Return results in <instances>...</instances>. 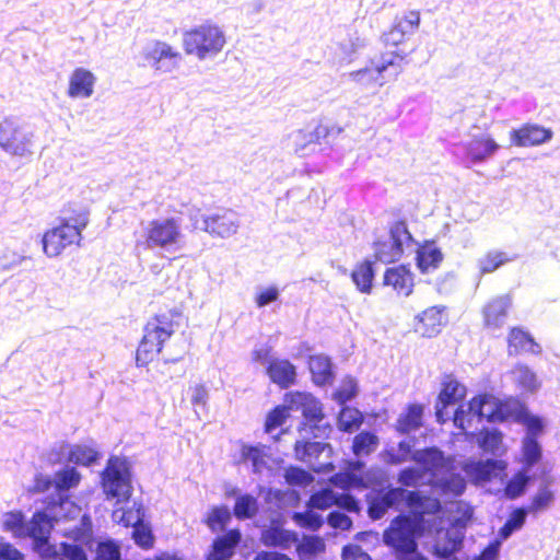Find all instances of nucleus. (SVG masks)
<instances>
[{"mask_svg": "<svg viewBox=\"0 0 560 560\" xmlns=\"http://www.w3.org/2000/svg\"><path fill=\"white\" fill-rule=\"evenodd\" d=\"M411 459L419 467H409L400 471L398 482L405 487L430 485L432 492L439 495L457 497L466 487L465 479L455 472L452 463L438 448L418 450Z\"/></svg>", "mask_w": 560, "mask_h": 560, "instance_id": "nucleus-1", "label": "nucleus"}, {"mask_svg": "<svg viewBox=\"0 0 560 560\" xmlns=\"http://www.w3.org/2000/svg\"><path fill=\"white\" fill-rule=\"evenodd\" d=\"M3 527L13 533L15 537L33 538L34 550L42 558H54L58 555L56 546L49 542L52 528L46 512L34 514L30 523H25L20 512L5 513L2 517Z\"/></svg>", "mask_w": 560, "mask_h": 560, "instance_id": "nucleus-2", "label": "nucleus"}, {"mask_svg": "<svg viewBox=\"0 0 560 560\" xmlns=\"http://www.w3.org/2000/svg\"><path fill=\"white\" fill-rule=\"evenodd\" d=\"M90 213L80 209L60 219L59 224L47 230L42 237L43 252L48 258L58 257L68 246H81L82 231L88 226Z\"/></svg>", "mask_w": 560, "mask_h": 560, "instance_id": "nucleus-3", "label": "nucleus"}, {"mask_svg": "<svg viewBox=\"0 0 560 560\" xmlns=\"http://www.w3.org/2000/svg\"><path fill=\"white\" fill-rule=\"evenodd\" d=\"M182 314L175 310L155 315L144 327L143 338L138 347L137 365L144 366L161 352L163 343L179 326Z\"/></svg>", "mask_w": 560, "mask_h": 560, "instance_id": "nucleus-4", "label": "nucleus"}, {"mask_svg": "<svg viewBox=\"0 0 560 560\" xmlns=\"http://www.w3.org/2000/svg\"><path fill=\"white\" fill-rule=\"evenodd\" d=\"M513 402H500L493 396H480L471 399L467 409L459 408L454 415L456 427L467 430L472 422L487 419L489 422L503 421L513 416Z\"/></svg>", "mask_w": 560, "mask_h": 560, "instance_id": "nucleus-5", "label": "nucleus"}, {"mask_svg": "<svg viewBox=\"0 0 560 560\" xmlns=\"http://www.w3.org/2000/svg\"><path fill=\"white\" fill-rule=\"evenodd\" d=\"M423 527L422 520H419L418 516H398L384 532V542L397 552L409 555L404 560H427L416 553V538L420 536Z\"/></svg>", "mask_w": 560, "mask_h": 560, "instance_id": "nucleus-6", "label": "nucleus"}, {"mask_svg": "<svg viewBox=\"0 0 560 560\" xmlns=\"http://www.w3.org/2000/svg\"><path fill=\"white\" fill-rule=\"evenodd\" d=\"M225 43L224 32L212 24H202L183 34L185 52L201 61L218 56Z\"/></svg>", "mask_w": 560, "mask_h": 560, "instance_id": "nucleus-7", "label": "nucleus"}, {"mask_svg": "<svg viewBox=\"0 0 560 560\" xmlns=\"http://www.w3.org/2000/svg\"><path fill=\"white\" fill-rule=\"evenodd\" d=\"M144 246L148 249H162L175 253L183 248L184 234L180 220L176 218L154 219L143 230Z\"/></svg>", "mask_w": 560, "mask_h": 560, "instance_id": "nucleus-8", "label": "nucleus"}, {"mask_svg": "<svg viewBox=\"0 0 560 560\" xmlns=\"http://www.w3.org/2000/svg\"><path fill=\"white\" fill-rule=\"evenodd\" d=\"M34 138V131L16 118L9 117L0 122V148L12 156H31Z\"/></svg>", "mask_w": 560, "mask_h": 560, "instance_id": "nucleus-9", "label": "nucleus"}, {"mask_svg": "<svg viewBox=\"0 0 560 560\" xmlns=\"http://www.w3.org/2000/svg\"><path fill=\"white\" fill-rule=\"evenodd\" d=\"M285 402L291 410H301L308 423L304 424L301 432L312 433L314 438L327 436L331 428L328 424L319 425L324 415L320 402L307 393H290L285 396Z\"/></svg>", "mask_w": 560, "mask_h": 560, "instance_id": "nucleus-10", "label": "nucleus"}, {"mask_svg": "<svg viewBox=\"0 0 560 560\" xmlns=\"http://www.w3.org/2000/svg\"><path fill=\"white\" fill-rule=\"evenodd\" d=\"M71 542H61L60 550L65 560H89L85 550L93 551L92 522L90 516L83 515L79 525L65 526L60 529Z\"/></svg>", "mask_w": 560, "mask_h": 560, "instance_id": "nucleus-11", "label": "nucleus"}, {"mask_svg": "<svg viewBox=\"0 0 560 560\" xmlns=\"http://www.w3.org/2000/svg\"><path fill=\"white\" fill-rule=\"evenodd\" d=\"M102 483L107 498L116 499L117 503L127 501L132 492L128 463L118 457L110 458Z\"/></svg>", "mask_w": 560, "mask_h": 560, "instance_id": "nucleus-12", "label": "nucleus"}, {"mask_svg": "<svg viewBox=\"0 0 560 560\" xmlns=\"http://www.w3.org/2000/svg\"><path fill=\"white\" fill-rule=\"evenodd\" d=\"M402 57L395 54H385L374 68H363L349 73V78L361 85L369 86L377 83L383 86L388 80H396L402 72Z\"/></svg>", "mask_w": 560, "mask_h": 560, "instance_id": "nucleus-13", "label": "nucleus"}, {"mask_svg": "<svg viewBox=\"0 0 560 560\" xmlns=\"http://www.w3.org/2000/svg\"><path fill=\"white\" fill-rule=\"evenodd\" d=\"M411 242L412 237L406 223L401 221L396 222L390 228L388 238L375 243V257L384 264L396 261L402 255L404 248L409 246Z\"/></svg>", "mask_w": 560, "mask_h": 560, "instance_id": "nucleus-14", "label": "nucleus"}, {"mask_svg": "<svg viewBox=\"0 0 560 560\" xmlns=\"http://www.w3.org/2000/svg\"><path fill=\"white\" fill-rule=\"evenodd\" d=\"M144 58L158 72L168 73L176 70L183 59L182 54L170 44L155 40L145 48Z\"/></svg>", "mask_w": 560, "mask_h": 560, "instance_id": "nucleus-15", "label": "nucleus"}, {"mask_svg": "<svg viewBox=\"0 0 560 560\" xmlns=\"http://www.w3.org/2000/svg\"><path fill=\"white\" fill-rule=\"evenodd\" d=\"M198 228L197 222L194 224ZM240 220L232 210H221L202 217L200 230L209 233L213 237L228 238L237 233Z\"/></svg>", "mask_w": 560, "mask_h": 560, "instance_id": "nucleus-16", "label": "nucleus"}, {"mask_svg": "<svg viewBox=\"0 0 560 560\" xmlns=\"http://www.w3.org/2000/svg\"><path fill=\"white\" fill-rule=\"evenodd\" d=\"M313 509L327 510L332 505H337L348 512L358 513L360 511L358 501L346 493H337L331 489H324L314 493L308 502Z\"/></svg>", "mask_w": 560, "mask_h": 560, "instance_id": "nucleus-17", "label": "nucleus"}, {"mask_svg": "<svg viewBox=\"0 0 560 560\" xmlns=\"http://www.w3.org/2000/svg\"><path fill=\"white\" fill-rule=\"evenodd\" d=\"M443 388L436 402V419L439 422H445L450 417L445 409L450 405H455L466 395V388L452 375H446L442 382Z\"/></svg>", "mask_w": 560, "mask_h": 560, "instance_id": "nucleus-18", "label": "nucleus"}, {"mask_svg": "<svg viewBox=\"0 0 560 560\" xmlns=\"http://www.w3.org/2000/svg\"><path fill=\"white\" fill-rule=\"evenodd\" d=\"M500 145L487 133L474 136L464 144L466 158L472 164L483 163L494 155Z\"/></svg>", "mask_w": 560, "mask_h": 560, "instance_id": "nucleus-19", "label": "nucleus"}, {"mask_svg": "<svg viewBox=\"0 0 560 560\" xmlns=\"http://www.w3.org/2000/svg\"><path fill=\"white\" fill-rule=\"evenodd\" d=\"M552 130L539 125L527 124L510 132L511 141L517 147H534L546 143L552 138Z\"/></svg>", "mask_w": 560, "mask_h": 560, "instance_id": "nucleus-20", "label": "nucleus"}, {"mask_svg": "<svg viewBox=\"0 0 560 560\" xmlns=\"http://www.w3.org/2000/svg\"><path fill=\"white\" fill-rule=\"evenodd\" d=\"M445 323L444 307L432 306L416 317L415 329L423 337H433L441 331Z\"/></svg>", "mask_w": 560, "mask_h": 560, "instance_id": "nucleus-21", "label": "nucleus"}, {"mask_svg": "<svg viewBox=\"0 0 560 560\" xmlns=\"http://www.w3.org/2000/svg\"><path fill=\"white\" fill-rule=\"evenodd\" d=\"M407 490L402 488L389 489L384 494H377L370 500L369 515L373 520L382 518L388 509L394 508L406 499Z\"/></svg>", "mask_w": 560, "mask_h": 560, "instance_id": "nucleus-22", "label": "nucleus"}, {"mask_svg": "<svg viewBox=\"0 0 560 560\" xmlns=\"http://www.w3.org/2000/svg\"><path fill=\"white\" fill-rule=\"evenodd\" d=\"M96 77L84 68H77L69 78L68 95L71 98H88L94 92Z\"/></svg>", "mask_w": 560, "mask_h": 560, "instance_id": "nucleus-23", "label": "nucleus"}, {"mask_svg": "<svg viewBox=\"0 0 560 560\" xmlns=\"http://www.w3.org/2000/svg\"><path fill=\"white\" fill-rule=\"evenodd\" d=\"M463 537L464 533L462 529L455 526H452L447 529L438 530L433 546L434 555L441 559L451 557L456 550L460 548Z\"/></svg>", "mask_w": 560, "mask_h": 560, "instance_id": "nucleus-24", "label": "nucleus"}, {"mask_svg": "<svg viewBox=\"0 0 560 560\" xmlns=\"http://www.w3.org/2000/svg\"><path fill=\"white\" fill-rule=\"evenodd\" d=\"M47 517L50 523L59 524L61 522H75L74 525L80 524V520L84 514H81V508L63 494L59 495V502L52 503L48 506ZM54 526V524H51Z\"/></svg>", "mask_w": 560, "mask_h": 560, "instance_id": "nucleus-25", "label": "nucleus"}, {"mask_svg": "<svg viewBox=\"0 0 560 560\" xmlns=\"http://www.w3.org/2000/svg\"><path fill=\"white\" fill-rule=\"evenodd\" d=\"M384 284L408 296L412 292L413 277L405 266L388 268L384 275Z\"/></svg>", "mask_w": 560, "mask_h": 560, "instance_id": "nucleus-26", "label": "nucleus"}, {"mask_svg": "<svg viewBox=\"0 0 560 560\" xmlns=\"http://www.w3.org/2000/svg\"><path fill=\"white\" fill-rule=\"evenodd\" d=\"M511 305L509 296H500L492 300L483 308L485 325L489 329H499L503 326L508 310Z\"/></svg>", "mask_w": 560, "mask_h": 560, "instance_id": "nucleus-27", "label": "nucleus"}, {"mask_svg": "<svg viewBox=\"0 0 560 560\" xmlns=\"http://www.w3.org/2000/svg\"><path fill=\"white\" fill-rule=\"evenodd\" d=\"M241 540V533L232 529L225 535L218 537L208 553L207 560H229L234 555V549Z\"/></svg>", "mask_w": 560, "mask_h": 560, "instance_id": "nucleus-28", "label": "nucleus"}, {"mask_svg": "<svg viewBox=\"0 0 560 560\" xmlns=\"http://www.w3.org/2000/svg\"><path fill=\"white\" fill-rule=\"evenodd\" d=\"M505 468L502 460L487 459V460H470L465 465L466 474L474 478L476 481H486L491 477L497 476L499 471Z\"/></svg>", "mask_w": 560, "mask_h": 560, "instance_id": "nucleus-29", "label": "nucleus"}, {"mask_svg": "<svg viewBox=\"0 0 560 560\" xmlns=\"http://www.w3.org/2000/svg\"><path fill=\"white\" fill-rule=\"evenodd\" d=\"M270 380L280 387H289L295 381L296 372L293 364L288 360L275 359L267 368Z\"/></svg>", "mask_w": 560, "mask_h": 560, "instance_id": "nucleus-30", "label": "nucleus"}, {"mask_svg": "<svg viewBox=\"0 0 560 560\" xmlns=\"http://www.w3.org/2000/svg\"><path fill=\"white\" fill-rule=\"evenodd\" d=\"M228 495L235 499L234 515L238 520L253 518L257 514L259 505L257 498L254 495L248 493L243 494L236 488L232 489Z\"/></svg>", "mask_w": 560, "mask_h": 560, "instance_id": "nucleus-31", "label": "nucleus"}, {"mask_svg": "<svg viewBox=\"0 0 560 560\" xmlns=\"http://www.w3.org/2000/svg\"><path fill=\"white\" fill-rule=\"evenodd\" d=\"M261 541L266 546L287 549L298 541V535L278 526H271L261 533Z\"/></svg>", "mask_w": 560, "mask_h": 560, "instance_id": "nucleus-32", "label": "nucleus"}, {"mask_svg": "<svg viewBox=\"0 0 560 560\" xmlns=\"http://www.w3.org/2000/svg\"><path fill=\"white\" fill-rule=\"evenodd\" d=\"M303 439H305L310 433L301 432ZM295 457L299 460L312 463L313 459L318 458L320 454L325 451L330 452L331 447L329 444H325L322 442H311L305 440L296 441L295 443Z\"/></svg>", "mask_w": 560, "mask_h": 560, "instance_id": "nucleus-33", "label": "nucleus"}, {"mask_svg": "<svg viewBox=\"0 0 560 560\" xmlns=\"http://www.w3.org/2000/svg\"><path fill=\"white\" fill-rule=\"evenodd\" d=\"M442 260L443 254L433 242L425 243L417 252V264L422 272L436 269Z\"/></svg>", "mask_w": 560, "mask_h": 560, "instance_id": "nucleus-34", "label": "nucleus"}, {"mask_svg": "<svg viewBox=\"0 0 560 560\" xmlns=\"http://www.w3.org/2000/svg\"><path fill=\"white\" fill-rule=\"evenodd\" d=\"M242 459L252 464L253 472L261 474L264 469L269 468L271 458L265 446H243Z\"/></svg>", "mask_w": 560, "mask_h": 560, "instance_id": "nucleus-35", "label": "nucleus"}, {"mask_svg": "<svg viewBox=\"0 0 560 560\" xmlns=\"http://www.w3.org/2000/svg\"><path fill=\"white\" fill-rule=\"evenodd\" d=\"M366 46V39L358 31L348 30L346 37L338 43L339 56L341 59L351 60L352 57Z\"/></svg>", "mask_w": 560, "mask_h": 560, "instance_id": "nucleus-36", "label": "nucleus"}, {"mask_svg": "<svg viewBox=\"0 0 560 560\" xmlns=\"http://www.w3.org/2000/svg\"><path fill=\"white\" fill-rule=\"evenodd\" d=\"M408 504L415 510V514H434L440 511L441 503L435 498H421L417 492L407 491L406 499ZM424 523L423 516L418 517Z\"/></svg>", "mask_w": 560, "mask_h": 560, "instance_id": "nucleus-37", "label": "nucleus"}, {"mask_svg": "<svg viewBox=\"0 0 560 560\" xmlns=\"http://www.w3.org/2000/svg\"><path fill=\"white\" fill-rule=\"evenodd\" d=\"M510 353H518L521 351L538 353L540 351L539 346L534 339L525 331L513 328L509 337Z\"/></svg>", "mask_w": 560, "mask_h": 560, "instance_id": "nucleus-38", "label": "nucleus"}, {"mask_svg": "<svg viewBox=\"0 0 560 560\" xmlns=\"http://www.w3.org/2000/svg\"><path fill=\"white\" fill-rule=\"evenodd\" d=\"M310 370L314 382L318 385L328 383L332 377L331 362L328 357L322 354L311 357Z\"/></svg>", "mask_w": 560, "mask_h": 560, "instance_id": "nucleus-39", "label": "nucleus"}, {"mask_svg": "<svg viewBox=\"0 0 560 560\" xmlns=\"http://www.w3.org/2000/svg\"><path fill=\"white\" fill-rule=\"evenodd\" d=\"M513 416L520 418L527 429L525 438H532L537 440V438L541 434L544 429L541 419L528 413L526 410L523 409V407L517 401L513 404Z\"/></svg>", "mask_w": 560, "mask_h": 560, "instance_id": "nucleus-40", "label": "nucleus"}, {"mask_svg": "<svg viewBox=\"0 0 560 560\" xmlns=\"http://www.w3.org/2000/svg\"><path fill=\"white\" fill-rule=\"evenodd\" d=\"M423 408L419 405L409 406L406 413L400 415L397 420V430L401 433H409L422 425Z\"/></svg>", "mask_w": 560, "mask_h": 560, "instance_id": "nucleus-41", "label": "nucleus"}, {"mask_svg": "<svg viewBox=\"0 0 560 560\" xmlns=\"http://www.w3.org/2000/svg\"><path fill=\"white\" fill-rule=\"evenodd\" d=\"M478 443L485 452H489L495 456H500L505 452L502 434L497 430H486L481 432Z\"/></svg>", "mask_w": 560, "mask_h": 560, "instance_id": "nucleus-42", "label": "nucleus"}, {"mask_svg": "<svg viewBox=\"0 0 560 560\" xmlns=\"http://www.w3.org/2000/svg\"><path fill=\"white\" fill-rule=\"evenodd\" d=\"M421 15L418 10H409L397 16L394 26L397 27L405 36L413 35L420 26Z\"/></svg>", "mask_w": 560, "mask_h": 560, "instance_id": "nucleus-43", "label": "nucleus"}, {"mask_svg": "<svg viewBox=\"0 0 560 560\" xmlns=\"http://www.w3.org/2000/svg\"><path fill=\"white\" fill-rule=\"evenodd\" d=\"M81 476L74 468H65L57 471L54 476L55 489L58 494H62L71 488H75L80 482Z\"/></svg>", "mask_w": 560, "mask_h": 560, "instance_id": "nucleus-44", "label": "nucleus"}, {"mask_svg": "<svg viewBox=\"0 0 560 560\" xmlns=\"http://www.w3.org/2000/svg\"><path fill=\"white\" fill-rule=\"evenodd\" d=\"M522 456L525 467L529 471L530 467L538 463L541 458V446L537 440L524 438L522 442Z\"/></svg>", "mask_w": 560, "mask_h": 560, "instance_id": "nucleus-45", "label": "nucleus"}, {"mask_svg": "<svg viewBox=\"0 0 560 560\" xmlns=\"http://www.w3.org/2000/svg\"><path fill=\"white\" fill-rule=\"evenodd\" d=\"M514 381L525 390L535 392L539 388L540 384L537 381L536 374L525 365H518L513 370Z\"/></svg>", "mask_w": 560, "mask_h": 560, "instance_id": "nucleus-46", "label": "nucleus"}, {"mask_svg": "<svg viewBox=\"0 0 560 560\" xmlns=\"http://www.w3.org/2000/svg\"><path fill=\"white\" fill-rule=\"evenodd\" d=\"M373 269L370 262L358 266L352 272L353 282L361 292L369 293L373 281Z\"/></svg>", "mask_w": 560, "mask_h": 560, "instance_id": "nucleus-47", "label": "nucleus"}, {"mask_svg": "<svg viewBox=\"0 0 560 560\" xmlns=\"http://www.w3.org/2000/svg\"><path fill=\"white\" fill-rule=\"evenodd\" d=\"M378 445L376 435L370 432L359 433L353 441V452L357 456L369 455L374 452Z\"/></svg>", "mask_w": 560, "mask_h": 560, "instance_id": "nucleus-48", "label": "nucleus"}, {"mask_svg": "<svg viewBox=\"0 0 560 560\" xmlns=\"http://www.w3.org/2000/svg\"><path fill=\"white\" fill-rule=\"evenodd\" d=\"M362 415L354 408H342L338 417V425L342 431L351 432L360 427Z\"/></svg>", "mask_w": 560, "mask_h": 560, "instance_id": "nucleus-49", "label": "nucleus"}, {"mask_svg": "<svg viewBox=\"0 0 560 560\" xmlns=\"http://www.w3.org/2000/svg\"><path fill=\"white\" fill-rule=\"evenodd\" d=\"M93 560H120V548L113 540L95 542Z\"/></svg>", "mask_w": 560, "mask_h": 560, "instance_id": "nucleus-50", "label": "nucleus"}, {"mask_svg": "<svg viewBox=\"0 0 560 560\" xmlns=\"http://www.w3.org/2000/svg\"><path fill=\"white\" fill-rule=\"evenodd\" d=\"M68 458L72 463L88 466L96 460L97 452L85 445H74L71 447Z\"/></svg>", "mask_w": 560, "mask_h": 560, "instance_id": "nucleus-51", "label": "nucleus"}, {"mask_svg": "<svg viewBox=\"0 0 560 560\" xmlns=\"http://www.w3.org/2000/svg\"><path fill=\"white\" fill-rule=\"evenodd\" d=\"M528 481H529L528 470L522 469L506 485L505 494L510 499L520 497L524 492Z\"/></svg>", "mask_w": 560, "mask_h": 560, "instance_id": "nucleus-52", "label": "nucleus"}, {"mask_svg": "<svg viewBox=\"0 0 560 560\" xmlns=\"http://www.w3.org/2000/svg\"><path fill=\"white\" fill-rule=\"evenodd\" d=\"M231 520V512L228 506H217L211 510L207 517L208 526L214 532L223 529L225 524Z\"/></svg>", "mask_w": 560, "mask_h": 560, "instance_id": "nucleus-53", "label": "nucleus"}, {"mask_svg": "<svg viewBox=\"0 0 560 560\" xmlns=\"http://www.w3.org/2000/svg\"><path fill=\"white\" fill-rule=\"evenodd\" d=\"M508 260L505 253L490 252L479 260V267L482 273H488L494 271Z\"/></svg>", "mask_w": 560, "mask_h": 560, "instance_id": "nucleus-54", "label": "nucleus"}, {"mask_svg": "<svg viewBox=\"0 0 560 560\" xmlns=\"http://www.w3.org/2000/svg\"><path fill=\"white\" fill-rule=\"evenodd\" d=\"M26 258L25 255L19 254L9 247L0 246V268L2 270H10L18 267L26 260Z\"/></svg>", "mask_w": 560, "mask_h": 560, "instance_id": "nucleus-55", "label": "nucleus"}, {"mask_svg": "<svg viewBox=\"0 0 560 560\" xmlns=\"http://www.w3.org/2000/svg\"><path fill=\"white\" fill-rule=\"evenodd\" d=\"M325 548L323 539L314 536H305L301 544L298 546V550L301 557H312Z\"/></svg>", "mask_w": 560, "mask_h": 560, "instance_id": "nucleus-56", "label": "nucleus"}, {"mask_svg": "<svg viewBox=\"0 0 560 560\" xmlns=\"http://www.w3.org/2000/svg\"><path fill=\"white\" fill-rule=\"evenodd\" d=\"M289 404L275 408L267 417L266 420V432L272 433L275 429L282 425L285 419L289 417Z\"/></svg>", "mask_w": 560, "mask_h": 560, "instance_id": "nucleus-57", "label": "nucleus"}, {"mask_svg": "<svg viewBox=\"0 0 560 560\" xmlns=\"http://www.w3.org/2000/svg\"><path fill=\"white\" fill-rule=\"evenodd\" d=\"M293 520L298 525L312 530L318 529L323 524L322 516L313 511H307L305 513H294Z\"/></svg>", "mask_w": 560, "mask_h": 560, "instance_id": "nucleus-58", "label": "nucleus"}, {"mask_svg": "<svg viewBox=\"0 0 560 560\" xmlns=\"http://www.w3.org/2000/svg\"><path fill=\"white\" fill-rule=\"evenodd\" d=\"M411 454V444L408 441H401L397 447L387 451L388 462L390 464H401L409 459Z\"/></svg>", "mask_w": 560, "mask_h": 560, "instance_id": "nucleus-59", "label": "nucleus"}, {"mask_svg": "<svg viewBox=\"0 0 560 560\" xmlns=\"http://www.w3.org/2000/svg\"><path fill=\"white\" fill-rule=\"evenodd\" d=\"M357 394V383L351 377H346L340 387L334 394V398L339 404H345L346 401L352 399Z\"/></svg>", "mask_w": 560, "mask_h": 560, "instance_id": "nucleus-60", "label": "nucleus"}, {"mask_svg": "<svg viewBox=\"0 0 560 560\" xmlns=\"http://www.w3.org/2000/svg\"><path fill=\"white\" fill-rule=\"evenodd\" d=\"M553 500L552 492L547 488L542 487L539 489L538 493L534 497L532 504L529 506L530 512H538L547 509Z\"/></svg>", "mask_w": 560, "mask_h": 560, "instance_id": "nucleus-61", "label": "nucleus"}, {"mask_svg": "<svg viewBox=\"0 0 560 560\" xmlns=\"http://www.w3.org/2000/svg\"><path fill=\"white\" fill-rule=\"evenodd\" d=\"M284 477L287 482L293 486H304L312 480L308 472L296 467L287 469Z\"/></svg>", "mask_w": 560, "mask_h": 560, "instance_id": "nucleus-62", "label": "nucleus"}, {"mask_svg": "<svg viewBox=\"0 0 560 560\" xmlns=\"http://www.w3.org/2000/svg\"><path fill=\"white\" fill-rule=\"evenodd\" d=\"M132 536L139 546L143 548L152 546L153 537L151 529L143 522L133 527Z\"/></svg>", "mask_w": 560, "mask_h": 560, "instance_id": "nucleus-63", "label": "nucleus"}, {"mask_svg": "<svg viewBox=\"0 0 560 560\" xmlns=\"http://www.w3.org/2000/svg\"><path fill=\"white\" fill-rule=\"evenodd\" d=\"M343 560H372L371 557L358 545L346 546L342 550Z\"/></svg>", "mask_w": 560, "mask_h": 560, "instance_id": "nucleus-64", "label": "nucleus"}]
</instances>
